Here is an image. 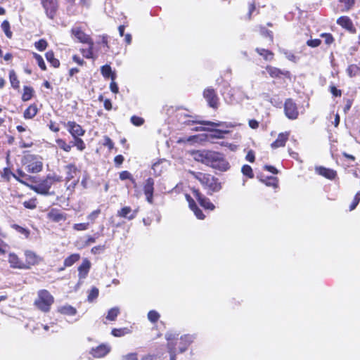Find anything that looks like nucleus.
Here are the masks:
<instances>
[{
    "instance_id": "nucleus-1",
    "label": "nucleus",
    "mask_w": 360,
    "mask_h": 360,
    "mask_svg": "<svg viewBox=\"0 0 360 360\" xmlns=\"http://www.w3.org/2000/svg\"><path fill=\"white\" fill-rule=\"evenodd\" d=\"M195 161L205 165L220 172H226L230 169V164L224 155L220 152L210 150H199L193 153Z\"/></svg>"
},
{
    "instance_id": "nucleus-2",
    "label": "nucleus",
    "mask_w": 360,
    "mask_h": 360,
    "mask_svg": "<svg viewBox=\"0 0 360 360\" xmlns=\"http://www.w3.org/2000/svg\"><path fill=\"white\" fill-rule=\"evenodd\" d=\"M188 174L200 183L203 188L207 191V193L210 195L219 192L222 188L219 179L211 174L192 170H189Z\"/></svg>"
},
{
    "instance_id": "nucleus-3",
    "label": "nucleus",
    "mask_w": 360,
    "mask_h": 360,
    "mask_svg": "<svg viewBox=\"0 0 360 360\" xmlns=\"http://www.w3.org/2000/svg\"><path fill=\"white\" fill-rule=\"evenodd\" d=\"M62 181L63 177L61 176L56 174H49L44 178L35 181L34 184H25L37 194L51 195H54L53 191H50L53 184L61 182Z\"/></svg>"
},
{
    "instance_id": "nucleus-4",
    "label": "nucleus",
    "mask_w": 360,
    "mask_h": 360,
    "mask_svg": "<svg viewBox=\"0 0 360 360\" xmlns=\"http://www.w3.org/2000/svg\"><path fill=\"white\" fill-rule=\"evenodd\" d=\"M54 301V297L47 290L41 289L37 292V297L34 302V305L38 310L48 313Z\"/></svg>"
},
{
    "instance_id": "nucleus-5",
    "label": "nucleus",
    "mask_w": 360,
    "mask_h": 360,
    "mask_svg": "<svg viewBox=\"0 0 360 360\" xmlns=\"http://www.w3.org/2000/svg\"><path fill=\"white\" fill-rule=\"evenodd\" d=\"M22 164L29 173H38L43 169L42 158L30 153L23 155Z\"/></svg>"
},
{
    "instance_id": "nucleus-6",
    "label": "nucleus",
    "mask_w": 360,
    "mask_h": 360,
    "mask_svg": "<svg viewBox=\"0 0 360 360\" xmlns=\"http://www.w3.org/2000/svg\"><path fill=\"white\" fill-rule=\"evenodd\" d=\"M269 77L274 79H278L283 83L292 81V73L287 70H281L277 67L268 65L265 68Z\"/></svg>"
},
{
    "instance_id": "nucleus-7",
    "label": "nucleus",
    "mask_w": 360,
    "mask_h": 360,
    "mask_svg": "<svg viewBox=\"0 0 360 360\" xmlns=\"http://www.w3.org/2000/svg\"><path fill=\"white\" fill-rule=\"evenodd\" d=\"M40 4L49 19L53 20L56 18L60 8L59 0H40Z\"/></svg>"
},
{
    "instance_id": "nucleus-8",
    "label": "nucleus",
    "mask_w": 360,
    "mask_h": 360,
    "mask_svg": "<svg viewBox=\"0 0 360 360\" xmlns=\"http://www.w3.org/2000/svg\"><path fill=\"white\" fill-rule=\"evenodd\" d=\"M24 270L30 269L32 266H37L43 262V257L30 250H25L24 251Z\"/></svg>"
},
{
    "instance_id": "nucleus-9",
    "label": "nucleus",
    "mask_w": 360,
    "mask_h": 360,
    "mask_svg": "<svg viewBox=\"0 0 360 360\" xmlns=\"http://www.w3.org/2000/svg\"><path fill=\"white\" fill-rule=\"evenodd\" d=\"M284 113L289 120H296L299 116V110L297 103L291 98L285 99L284 102Z\"/></svg>"
},
{
    "instance_id": "nucleus-10",
    "label": "nucleus",
    "mask_w": 360,
    "mask_h": 360,
    "mask_svg": "<svg viewBox=\"0 0 360 360\" xmlns=\"http://www.w3.org/2000/svg\"><path fill=\"white\" fill-rule=\"evenodd\" d=\"M202 96L210 108L213 109L218 108L219 98L216 90L213 87L209 86L205 89L202 92Z\"/></svg>"
},
{
    "instance_id": "nucleus-11",
    "label": "nucleus",
    "mask_w": 360,
    "mask_h": 360,
    "mask_svg": "<svg viewBox=\"0 0 360 360\" xmlns=\"http://www.w3.org/2000/svg\"><path fill=\"white\" fill-rule=\"evenodd\" d=\"M192 194L198 201L199 204L205 210H213L215 206L209 198H206L198 188H193L191 189Z\"/></svg>"
},
{
    "instance_id": "nucleus-12",
    "label": "nucleus",
    "mask_w": 360,
    "mask_h": 360,
    "mask_svg": "<svg viewBox=\"0 0 360 360\" xmlns=\"http://www.w3.org/2000/svg\"><path fill=\"white\" fill-rule=\"evenodd\" d=\"M178 336V334H175ZM193 336L189 334L184 335L181 336L180 339L177 338V342L176 340H173L174 346L177 348L179 353H183L185 352L189 345L193 341Z\"/></svg>"
},
{
    "instance_id": "nucleus-13",
    "label": "nucleus",
    "mask_w": 360,
    "mask_h": 360,
    "mask_svg": "<svg viewBox=\"0 0 360 360\" xmlns=\"http://www.w3.org/2000/svg\"><path fill=\"white\" fill-rule=\"evenodd\" d=\"M186 125H191L193 124H200L202 125H207L213 127H224L226 128L229 127H233L234 125L231 124V123H228L226 122H212V121H200L197 119V117H195L193 120H188L185 121L184 122Z\"/></svg>"
},
{
    "instance_id": "nucleus-14",
    "label": "nucleus",
    "mask_w": 360,
    "mask_h": 360,
    "mask_svg": "<svg viewBox=\"0 0 360 360\" xmlns=\"http://www.w3.org/2000/svg\"><path fill=\"white\" fill-rule=\"evenodd\" d=\"M70 34L72 37L76 39L77 41L82 44L91 42V41L93 40L89 35L86 34L84 32L82 27L80 26L72 27L70 30Z\"/></svg>"
},
{
    "instance_id": "nucleus-15",
    "label": "nucleus",
    "mask_w": 360,
    "mask_h": 360,
    "mask_svg": "<svg viewBox=\"0 0 360 360\" xmlns=\"http://www.w3.org/2000/svg\"><path fill=\"white\" fill-rule=\"evenodd\" d=\"M64 125L67 127L68 132L72 138L83 136L85 134V129L75 121H68L64 123Z\"/></svg>"
},
{
    "instance_id": "nucleus-16",
    "label": "nucleus",
    "mask_w": 360,
    "mask_h": 360,
    "mask_svg": "<svg viewBox=\"0 0 360 360\" xmlns=\"http://www.w3.org/2000/svg\"><path fill=\"white\" fill-rule=\"evenodd\" d=\"M155 181L152 177L148 178L143 184V190L146 195V201L150 204H153Z\"/></svg>"
},
{
    "instance_id": "nucleus-17",
    "label": "nucleus",
    "mask_w": 360,
    "mask_h": 360,
    "mask_svg": "<svg viewBox=\"0 0 360 360\" xmlns=\"http://www.w3.org/2000/svg\"><path fill=\"white\" fill-rule=\"evenodd\" d=\"M165 338L167 340V349L170 354V360H176V354L178 352L177 348L174 346L173 340L177 342V335L172 333H167L165 335Z\"/></svg>"
},
{
    "instance_id": "nucleus-18",
    "label": "nucleus",
    "mask_w": 360,
    "mask_h": 360,
    "mask_svg": "<svg viewBox=\"0 0 360 360\" xmlns=\"http://www.w3.org/2000/svg\"><path fill=\"white\" fill-rule=\"evenodd\" d=\"M336 22L338 25L350 33L355 34L356 32V29L354 27L352 20L348 16H340L337 19Z\"/></svg>"
},
{
    "instance_id": "nucleus-19",
    "label": "nucleus",
    "mask_w": 360,
    "mask_h": 360,
    "mask_svg": "<svg viewBox=\"0 0 360 360\" xmlns=\"http://www.w3.org/2000/svg\"><path fill=\"white\" fill-rule=\"evenodd\" d=\"M47 219L55 223L60 221H64L67 219V215L65 213L62 212L57 208L51 209L46 214Z\"/></svg>"
},
{
    "instance_id": "nucleus-20",
    "label": "nucleus",
    "mask_w": 360,
    "mask_h": 360,
    "mask_svg": "<svg viewBox=\"0 0 360 360\" xmlns=\"http://www.w3.org/2000/svg\"><path fill=\"white\" fill-rule=\"evenodd\" d=\"M65 181L68 183L71 180L75 179L80 173L79 169L77 167L75 163H69L65 166Z\"/></svg>"
},
{
    "instance_id": "nucleus-21",
    "label": "nucleus",
    "mask_w": 360,
    "mask_h": 360,
    "mask_svg": "<svg viewBox=\"0 0 360 360\" xmlns=\"http://www.w3.org/2000/svg\"><path fill=\"white\" fill-rule=\"evenodd\" d=\"M316 172L327 179L334 180L337 178V172L333 169L327 168L323 166H319L315 167Z\"/></svg>"
},
{
    "instance_id": "nucleus-22",
    "label": "nucleus",
    "mask_w": 360,
    "mask_h": 360,
    "mask_svg": "<svg viewBox=\"0 0 360 360\" xmlns=\"http://www.w3.org/2000/svg\"><path fill=\"white\" fill-rule=\"evenodd\" d=\"M8 262L12 269L24 270L23 260L14 252H10L8 257Z\"/></svg>"
},
{
    "instance_id": "nucleus-23",
    "label": "nucleus",
    "mask_w": 360,
    "mask_h": 360,
    "mask_svg": "<svg viewBox=\"0 0 360 360\" xmlns=\"http://www.w3.org/2000/svg\"><path fill=\"white\" fill-rule=\"evenodd\" d=\"M137 212L136 210H133L129 206H124L117 211V215L121 218L132 220L136 217Z\"/></svg>"
},
{
    "instance_id": "nucleus-24",
    "label": "nucleus",
    "mask_w": 360,
    "mask_h": 360,
    "mask_svg": "<svg viewBox=\"0 0 360 360\" xmlns=\"http://www.w3.org/2000/svg\"><path fill=\"white\" fill-rule=\"evenodd\" d=\"M91 266V262L87 259H83L81 264L78 266V277L79 279L86 278Z\"/></svg>"
},
{
    "instance_id": "nucleus-25",
    "label": "nucleus",
    "mask_w": 360,
    "mask_h": 360,
    "mask_svg": "<svg viewBox=\"0 0 360 360\" xmlns=\"http://www.w3.org/2000/svg\"><path fill=\"white\" fill-rule=\"evenodd\" d=\"M81 256L79 253L70 255L64 259L63 266L58 268V271H63L66 268L70 267L79 262Z\"/></svg>"
},
{
    "instance_id": "nucleus-26",
    "label": "nucleus",
    "mask_w": 360,
    "mask_h": 360,
    "mask_svg": "<svg viewBox=\"0 0 360 360\" xmlns=\"http://www.w3.org/2000/svg\"><path fill=\"white\" fill-rule=\"evenodd\" d=\"M110 351V347L105 344H101L91 350V354L96 358H101L105 356Z\"/></svg>"
},
{
    "instance_id": "nucleus-27",
    "label": "nucleus",
    "mask_w": 360,
    "mask_h": 360,
    "mask_svg": "<svg viewBox=\"0 0 360 360\" xmlns=\"http://www.w3.org/2000/svg\"><path fill=\"white\" fill-rule=\"evenodd\" d=\"M290 132L288 131L279 133L277 139L271 143V148L276 149L278 148L284 147L288 140Z\"/></svg>"
},
{
    "instance_id": "nucleus-28",
    "label": "nucleus",
    "mask_w": 360,
    "mask_h": 360,
    "mask_svg": "<svg viewBox=\"0 0 360 360\" xmlns=\"http://www.w3.org/2000/svg\"><path fill=\"white\" fill-rule=\"evenodd\" d=\"M257 178L259 180L264 184L267 186L273 187L274 188H277L278 187V179L276 176H264L263 174L258 175Z\"/></svg>"
},
{
    "instance_id": "nucleus-29",
    "label": "nucleus",
    "mask_w": 360,
    "mask_h": 360,
    "mask_svg": "<svg viewBox=\"0 0 360 360\" xmlns=\"http://www.w3.org/2000/svg\"><path fill=\"white\" fill-rule=\"evenodd\" d=\"M204 130H207L210 132V134L207 135V137L209 139H224L225 138V135L228 134L230 131L229 130H222L219 129H204Z\"/></svg>"
},
{
    "instance_id": "nucleus-30",
    "label": "nucleus",
    "mask_w": 360,
    "mask_h": 360,
    "mask_svg": "<svg viewBox=\"0 0 360 360\" xmlns=\"http://www.w3.org/2000/svg\"><path fill=\"white\" fill-rule=\"evenodd\" d=\"M39 109L36 103L30 104L24 111L23 117L25 120L34 118L38 113Z\"/></svg>"
},
{
    "instance_id": "nucleus-31",
    "label": "nucleus",
    "mask_w": 360,
    "mask_h": 360,
    "mask_svg": "<svg viewBox=\"0 0 360 360\" xmlns=\"http://www.w3.org/2000/svg\"><path fill=\"white\" fill-rule=\"evenodd\" d=\"M8 78L11 87L15 90H19L20 82L14 70L12 69L9 70Z\"/></svg>"
},
{
    "instance_id": "nucleus-32",
    "label": "nucleus",
    "mask_w": 360,
    "mask_h": 360,
    "mask_svg": "<svg viewBox=\"0 0 360 360\" xmlns=\"http://www.w3.org/2000/svg\"><path fill=\"white\" fill-rule=\"evenodd\" d=\"M45 58L53 68H58L60 67V60L55 57V53L53 50L48 51L45 53Z\"/></svg>"
},
{
    "instance_id": "nucleus-33",
    "label": "nucleus",
    "mask_w": 360,
    "mask_h": 360,
    "mask_svg": "<svg viewBox=\"0 0 360 360\" xmlns=\"http://www.w3.org/2000/svg\"><path fill=\"white\" fill-rule=\"evenodd\" d=\"M255 51L263 58L264 60L271 61L274 58V53L273 51L262 48H256Z\"/></svg>"
},
{
    "instance_id": "nucleus-34",
    "label": "nucleus",
    "mask_w": 360,
    "mask_h": 360,
    "mask_svg": "<svg viewBox=\"0 0 360 360\" xmlns=\"http://www.w3.org/2000/svg\"><path fill=\"white\" fill-rule=\"evenodd\" d=\"M34 95V89L32 86H23V92L21 96V99L22 101H28L31 100Z\"/></svg>"
},
{
    "instance_id": "nucleus-35",
    "label": "nucleus",
    "mask_w": 360,
    "mask_h": 360,
    "mask_svg": "<svg viewBox=\"0 0 360 360\" xmlns=\"http://www.w3.org/2000/svg\"><path fill=\"white\" fill-rule=\"evenodd\" d=\"M58 312L67 316H75L77 314V309L71 305L66 304L58 308Z\"/></svg>"
},
{
    "instance_id": "nucleus-36",
    "label": "nucleus",
    "mask_w": 360,
    "mask_h": 360,
    "mask_svg": "<svg viewBox=\"0 0 360 360\" xmlns=\"http://www.w3.org/2000/svg\"><path fill=\"white\" fill-rule=\"evenodd\" d=\"M131 328L124 327L120 328H113L111 330V335L116 338H121L126 335L131 333Z\"/></svg>"
},
{
    "instance_id": "nucleus-37",
    "label": "nucleus",
    "mask_w": 360,
    "mask_h": 360,
    "mask_svg": "<svg viewBox=\"0 0 360 360\" xmlns=\"http://www.w3.org/2000/svg\"><path fill=\"white\" fill-rule=\"evenodd\" d=\"M86 44H88L89 47L87 49H81L80 52L87 59L94 58V41L92 40L91 42H86Z\"/></svg>"
},
{
    "instance_id": "nucleus-38",
    "label": "nucleus",
    "mask_w": 360,
    "mask_h": 360,
    "mask_svg": "<svg viewBox=\"0 0 360 360\" xmlns=\"http://www.w3.org/2000/svg\"><path fill=\"white\" fill-rule=\"evenodd\" d=\"M102 75L105 78H110L111 80H115L116 75L112 71V68L109 65H104L101 68Z\"/></svg>"
},
{
    "instance_id": "nucleus-39",
    "label": "nucleus",
    "mask_w": 360,
    "mask_h": 360,
    "mask_svg": "<svg viewBox=\"0 0 360 360\" xmlns=\"http://www.w3.org/2000/svg\"><path fill=\"white\" fill-rule=\"evenodd\" d=\"M0 176L2 181L9 182L11 177H13V172L11 171V167L8 166L0 170Z\"/></svg>"
},
{
    "instance_id": "nucleus-40",
    "label": "nucleus",
    "mask_w": 360,
    "mask_h": 360,
    "mask_svg": "<svg viewBox=\"0 0 360 360\" xmlns=\"http://www.w3.org/2000/svg\"><path fill=\"white\" fill-rule=\"evenodd\" d=\"M56 143L60 149L63 150L66 153L70 152L72 147V146L70 143H68L66 141L63 139H56Z\"/></svg>"
},
{
    "instance_id": "nucleus-41",
    "label": "nucleus",
    "mask_w": 360,
    "mask_h": 360,
    "mask_svg": "<svg viewBox=\"0 0 360 360\" xmlns=\"http://www.w3.org/2000/svg\"><path fill=\"white\" fill-rule=\"evenodd\" d=\"M81 137L73 138V141L71 143H72V146H75L78 150L83 151L86 148V144Z\"/></svg>"
},
{
    "instance_id": "nucleus-42",
    "label": "nucleus",
    "mask_w": 360,
    "mask_h": 360,
    "mask_svg": "<svg viewBox=\"0 0 360 360\" xmlns=\"http://www.w3.org/2000/svg\"><path fill=\"white\" fill-rule=\"evenodd\" d=\"M120 179L122 181L128 179L132 183L134 187H136L137 186L135 179L129 171L124 170L121 172L120 173Z\"/></svg>"
},
{
    "instance_id": "nucleus-43",
    "label": "nucleus",
    "mask_w": 360,
    "mask_h": 360,
    "mask_svg": "<svg viewBox=\"0 0 360 360\" xmlns=\"http://www.w3.org/2000/svg\"><path fill=\"white\" fill-rule=\"evenodd\" d=\"M120 314V309L118 307H112L108 311V314L106 316V319L110 321H114L116 320L117 316Z\"/></svg>"
},
{
    "instance_id": "nucleus-44",
    "label": "nucleus",
    "mask_w": 360,
    "mask_h": 360,
    "mask_svg": "<svg viewBox=\"0 0 360 360\" xmlns=\"http://www.w3.org/2000/svg\"><path fill=\"white\" fill-rule=\"evenodd\" d=\"M11 227L18 233L22 234L26 238L30 237V231L28 229L24 228L16 224H12Z\"/></svg>"
},
{
    "instance_id": "nucleus-45",
    "label": "nucleus",
    "mask_w": 360,
    "mask_h": 360,
    "mask_svg": "<svg viewBox=\"0 0 360 360\" xmlns=\"http://www.w3.org/2000/svg\"><path fill=\"white\" fill-rule=\"evenodd\" d=\"M260 34L263 37L267 38L269 39L270 45L273 44L274 34L272 31L267 30L264 27H262L260 28Z\"/></svg>"
},
{
    "instance_id": "nucleus-46",
    "label": "nucleus",
    "mask_w": 360,
    "mask_h": 360,
    "mask_svg": "<svg viewBox=\"0 0 360 360\" xmlns=\"http://www.w3.org/2000/svg\"><path fill=\"white\" fill-rule=\"evenodd\" d=\"M1 27L4 31L5 35L8 38L11 39L13 32L11 30L10 23L8 20H4L1 25Z\"/></svg>"
},
{
    "instance_id": "nucleus-47",
    "label": "nucleus",
    "mask_w": 360,
    "mask_h": 360,
    "mask_svg": "<svg viewBox=\"0 0 360 360\" xmlns=\"http://www.w3.org/2000/svg\"><path fill=\"white\" fill-rule=\"evenodd\" d=\"M32 56L33 58L36 60L39 68L43 71L46 70L47 68L42 56L34 52L32 53Z\"/></svg>"
},
{
    "instance_id": "nucleus-48",
    "label": "nucleus",
    "mask_w": 360,
    "mask_h": 360,
    "mask_svg": "<svg viewBox=\"0 0 360 360\" xmlns=\"http://www.w3.org/2000/svg\"><path fill=\"white\" fill-rule=\"evenodd\" d=\"M148 319L153 324L156 323L160 318V314L155 310H150L148 311Z\"/></svg>"
},
{
    "instance_id": "nucleus-49",
    "label": "nucleus",
    "mask_w": 360,
    "mask_h": 360,
    "mask_svg": "<svg viewBox=\"0 0 360 360\" xmlns=\"http://www.w3.org/2000/svg\"><path fill=\"white\" fill-rule=\"evenodd\" d=\"M241 172L248 179H253L255 176L252 167L248 165H244L241 168Z\"/></svg>"
},
{
    "instance_id": "nucleus-50",
    "label": "nucleus",
    "mask_w": 360,
    "mask_h": 360,
    "mask_svg": "<svg viewBox=\"0 0 360 360\" xmlns=\"http://www.w3.org/2000/svg\"><path fill=\"white\" fill-rule=\"evenodd\" d=\"M101 209H96L94 211H92L91 213H89L86 218L88 219V222L90 223V224H93L95 223L96 219L98 217L99 214H101Z\"/></svg>"
},
{
    "instance_id": "nucleus-51",
    "label": "nucleus",
    "mask_w": 360,
    "mask_h": 360,
    "mask_svg": "<svg viewBox=\"0 0 360 360\" xmlns=\"http://www.w3.org/2000/svg\"><path fill=\"white\" fill-rule=\"evenodd\" d=\"M248 11L245 16L243 17L245 20H250L252 18V14L256 11V4L255 1L248 3Z\"/></svg>"
},
{
    "instance_id": "nucleus-52",
    "label": "nucleus",
    "mask_w": 360,
    "mask_h": 360,
    "mask_svg": "<svg viewBox=\"0 0 360 360\" xmlns=\"http://www.w3.org/2000/svg\"><path fill=\"white\" fill-rule=\"evenodd\" d=\"M338 1L344 5V8L342 9L343 12H347L352 9L355 4V0H338Z\"/></svg>"
},
{
    "instance_id": "nucleus-53",
    "label": "nucleus",
    "mask_w": 360,
    "mask_h": 360,
    "mask_svg": "<svg viewBox=\"0 0 360 360\" xmlns=\"http://www.w3.org/2000/svg\"><path fill=\"white\" fill-rule=\"evenodd\" d=\"M360 72V68L355 64H352L348 66L347 72L349 77H354Z\"/></svg>"
},
{
    "instance_id": "nucleus-54",
    "label": "nucleus",
    "mask_w": 360,
    "mask_h": 360,
    "mask_svg": "<svg viewBox=\"0 0 360 360\" xmlns=\"http://www.w3.org/2000/svg\"><path fill=\"white\" fill-rule=\"evenodd\" d=\"M48 42L44 39H41L34 43L35 48L39 51H44L48 46Z\"/></svg>"
},
{
    "instance_id": "nucleus-55",
    "label": "nucleus",
    "mask_w": 360,
    "mask_h": 360,
    "mask_svg": "<svg viewBox=\"0 0 360 360\" xmlns=\"http://www.w3.org/2000/svg\"><path fill=\"white\" fill-rule=\"evenodd\" d=\"M320 37L324 39V43L328 46H330L335 42V38L330 33H321Z\"/></svg>"
},
{
    "instance_id": "nucleus-56",
    "label": "nucleus",
    "mask_w": 360,
    "mask_h": 360,
    "mask_svg": "<svg viewBox=\"0 0 360 360\" xmlns=\"http://www.w3.org/2000/svg\"><path fill=\"white\" fill-rule=\"evenodd\" d=\"M90 226L89 222L77 223L73 225V229L77 231H83L89 229Z\"/></svg>"
},
{
    "instance_id": "nucleus-57",
    "label": "nucleus",
    "mask_w": 360,
    "mask_h": 360,
    "mask_svg": "<svg viewBox=\"0 0 360 360\" xmlns=\"http://www.w3.org/2000/svg\"><path fill=\"white\" fill-rule=\"evenodd\" d=\"M99 290L96 287H93L89 292L87 300L89 302L94 301L98 296Z\"/></svg>"
},
{
    "instance_id": "nucleus-58",
    "label": "nucleus",
    "mask_w": 360,
    "mask_h": 360,
    "mask_svg": "<svg viewBox=\"0 0 360 360\" xmlns=\"http://www.w3.org/2000/svg\"><path fill=\"white\" fill-rule=\"evenodd\" d=\"M23 206L30 210H34L37 207V198H32L28 200L23 202Z\"/></svg>"
},
{
    "instance_id": "nucleus-59",
    "label": "nucleus",
    "mask_w": 360,
    "mask_h": 360,
    "mask_svg": "<svg viewBox=\"0 0 360 360\" xmlns=\"http://www.w3.org/2000/svg\"><path fill=\"white\" fill-rule=\"evenodd\" d=\"M130 121L132 123V124H134L136 127H140L143 125L145 122V120L143 117L136 115L131 116L130 118Z\"/></svg>"
},
{
    "instance_id": "nucleus-60",
    "label": "nucleus",
    "mask_w": 360,
    "mask_h": 360,
    "mask_svg": "<svg viewBox=\"0 0 360 360\" xmlns=\"http://www.w3.org/2000/svg\"><path fill=\"white\" fill-rule=\"evenodd\" d=\"M359 202H360V191L356 192V193L355 194V195L352 200V202H351V204L349 205V211L354 210L357 207Z\"/></svg>"
},
{
    "instance_id": "nucleus-61",
    "label": "nucleus",
    "mask_w": 360,
    "mask_h": 360,
    "mask_svg": "<svg viewBox=\"0 0 360 360\" xmlns=\"http://www.w3.org/2000/svg\"><path fill=\"white\" fill-rule=\"evenodd\" d=\"M69 4V6L67 7V13L69 15H76V11L74 9L75 6V0H66Z\"/></svg>"
},
{
    "instance_id": "nucleus-62",
    "label": "nucleus",
    "mask_w": 360,
    "mask_h": 360,
    "mask_svg": "<svg viewBox=\"0 0 360 360\" xmlns=\"http://www.w3.org/2000/svg\"><path fill=\"white\" fill-rule=\"evenodd\" d=\"M26 174L21 169H18L17 171H16V174L13 173V178L22 183V184H25L22 179L21 178H24L25 177Z\"/></svg>"
},
{
    "instance_id": "nucleus-63",
    "label": "nucleus",
    "mask_w": 360,
    "mask_h": 360,
    "mask_svg": "<svg viewBox=\"0 0 360 360\" xmlns=\"http://www.w3.org/2000/svg\"><path fill=\"white\" fill-rule=\"evenodd\" d=\"M307 45L311 48H316L321 45V40L319 39H309L306 42Z\"/></svg>"
},
{
    "instance_id": "nucleus-64",
    "label": "nucleus",
    "mask_w": 360,
    "mask_h": 360,
    "mask_svg": "<svg viewBox=\"0 0 360 360\" xmlns=\"http://www.w3.org/2000/svg\"><path fill=\"white\" fill-rule=\"evenodd\" d=\"M122 360H139L138 354L136 352L129 353L122 356Z\"/></svg>"
}]
</instances>
